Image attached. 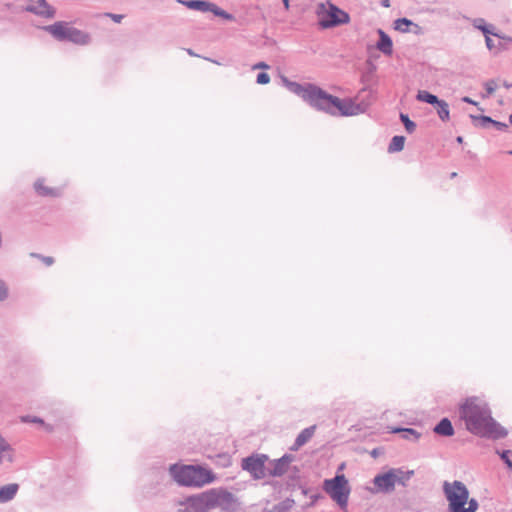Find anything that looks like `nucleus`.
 Returning <instances> with one entry per match:
<instances>
[{
	"label": "nucleus",
	"mask_w": 512,
	"mask_h": 512,
	"mask_svg": "<svg viewBox=\"0 0 512 512\" xmlns=\"http://www.w3.org/2000/svg\"><path fill=\"white\" fill-rule=\"evenodd\" d=\"M405 144V137L396 135L394 136L388 146L389 153L400 152L403 150Z\"/></svg>",
	"instance_id": "nucleus-24"
},
{
	"label": "nucleus",
	"mask_w": 512,
	"mask_h": 512,
	"mask_svg": "<svg viewBox=\"0 0 512 512\" xmlns=\"http://www.w3.org/2000/svg\"><path fill=\"white\" fill-rule=\"evenodd\" d=\"M8 297V288L3 280H0V301H4Z\"/></svg>",
	"instance_id": "nucleus-38"
},
{
	"label": "nucleus",
	"mask_w": 512,
	"mask_h": 512,
	"mask_svg": "<svg viewBox=\"0 0 512 512\" xmlns=\"http://www.w3.org/2000/svg\"><path fill=\"white\" fill-rule=\"evenodd\" d=\"M456 141H457V143H459V144L463 143V137H462V136H458V137H456Z\"/></svg>",
	"instance_id": "nucleus-49"
},
{
	"label": "nucleus",
	"mask_w": 512,
	"mask_h": 512,
	"mask_svg": "<svg viewBox=\"0 0 512 512\" xmlns=\"http://www.w3.org/2000/svg\"><path fill=\"white\" fill-rule=\"evenodd\" d=\"M293 503H294L293 500L286 499L285 501H283L282 503L277 505L275 507V509L277 510V512H285V511H287L288 509H290L292 507Z\"/></svg>",
	"instance_id": "nucleus-34"
},
{
	"label": "nucleus",
	"mask_w": 512,
	"mask_h": 512,
	"mask_svg": "<svg viewBox=\"0 0 512 512\" xmlns=\"http://www.w3.org/2000/svg\"><path fill=\"white\" fill-rule=\"evenodd\" d=\"M490 35L491 34H485L484 36H485L486 47L488 48V50L491 51L496 47V45H495L494 41L490 38Z\"/></svg>",
	"instance_id": "nucleus-40"
},
{
	"label": "nucleus",
	"mask_w": 512,
	"mask_h": 512,
	"mask_svg": "<svg viewBox=\"0 0 512 512\" xmlns=\"http://www.w3.org/2000/svg\"><path fill=\"white\" fill-rule=\"evenodd\" d=\"M316 430V425L309 426L307 428H304L296 437V439L302 443V445H305L314 435Z\"/></svg>",
	"instance_id": "nucleus-27"
},
{
	"label": "nucleus",
	"mask_w": 512,
	"mask_h": 512,
	"mask_svg": "<svg viewBox=\"0 0 512 512\" xmlns=\"http://www.w3.org/2000/svg\"><path fill=\"white\" fill-rule=\"evenodd\" d=\"M392 433H401L403 439L411 441H417L421 436V433L413 428L397 427L392 430Z\"/></svg>",
	"instance_id": "nucleus-23"
},
{
	"label": "nucleus",
	"mask_w": 512,
	"mask_h": 512,
	"mask_svg": "<svg viewBox=\"0 0 512 512\" xmlns=\"http://www.w3.org/2000/svg\"><path fill=\"white\" fill-rule=\"evenodd\" d=\"M400 120L403 123L406 131L411 134L416 129V124L414 121H412L407 114L401 113L400 114Z\"/></svg>",
	"instance_id": "nucleus-31"
},
{
	"label": "nucleus",
	"mask_w": 512,
	"mask_h": 512,
	"mask_svg": "<svg viewBox=\"0 0 512 512\" xmlns=\"http://www.w3.org/2000/svg\"><path fill=\"white\" fill-rule=\"evenodd\" d=\"M442 490L448 502V512H476L478 510V501L475 498H469V490L463 482L459 480L444 481Z\"/></svg>",
	"instance_id": "nucleus-2"
},
{
	"label": "nucleus",
	"mask_w": 512,
	"mask_h": 512,
	"mask_svg": "<svg viewBox=\"0 0 512 512\" xmlns=\"http://www.w3.org/2000/svg\"><path fill=\"white\" fill-rule=\"evenodd\" d=\"M434 106L437 107V114L438 117L443 121H449L450 119V110L449 105L446 101L440 99L438 104H435Z\"/></svg>",
	"instance_id": "nucleus-26"
},
{
	"label": "nucleus",
	"mask_w": 512,
	"mask_h": 512,
	"mask_svg": "<svg viewBox=\"0 0 512 512\" xmlns=\"http://www.w3.org/2000/svg\"><path fill=\"white\" fill-rule=\"evenodd\" d=\"M23 422H32V423H43V420L38 417L24 416L22 417Z\"/></svg>",
	"instance_id": "nucleus-41"
},
{
	"label": "nucleus",
	"mask_w": 512,
	"mask_h": 512,
	"mask_svg": "<svg viewBox=\"0 0 512 512\" xmlns=\"http://www.w3.org/2000/svg\"><path fill=\"white\" fill-rule=\"evenodd\" d=\"M270 66L265 62H258L253 65L252 69H269Z\"/></svg>",
	"instance_id": "nucleus-43"
},
{
	"label": "nucleus",
	"mask_w": 512,
	"mask_h": 512,
	"mask_svg": "<svg viewBox=\"0 0 512 512\" xmlns=\"http://www.w3.org/2000/svg\"><path fill=\"white\" fill-rule=\"evenodd\" d=\"M107 16L110 17L114 22L120 23L123 19V15L121 14H113V13H107Z\"/></svg>",
	"instance_id": "nucleus-42"
},
{
	"label": "nucleus",
	"mask_w": 512,
	"mask_h": 512,
	"mask_svg": "<svg viewBox=\"0 0 512 512\" xmlns=\"http://www.w3.org/2000/svg\"><path fill=\"white\" fill-rule=\"evenodd\" d=\"M350 22V16L336 5L329 3V9L321 17L319 24L322 28H332Z\"/></svg>",
	"instance_id": "nucleus-10"
},
{
	"label": "nucleus",
	"mask_w": 512,
	"mask_h": 512,
	"mask_svg": "<svg viewBox=\"0 0 512 512\" xmlns=\"http://www.w3.org/2000/svg\"><path fill=\"white\" fill-rule=\"evenodd\" d=\"M284 85L293 94L301 97L311 107L318 109L323 89L312 83L300 84L298 82L290 81L287 78H283Z\"/></svg>",
	"instance_id": "nucleus-8"
},
{
	"label": "nucleus",
	"mask_w": 512,
	"mask_h": 512,
	"mask_svg": "<svg viewBox=\"0 0 512 512\" xmlns=\"http://www.w3.org/2000/svg\"><path fill=\"white\" fill-rule=\"evenodd\" d=\"M433 431L441 436L450 437L453 436L455 431L453 428V425L451 421L448 418L441 419L436 426L434 427Z\"/></svg>",
	"instance_id": "nucleus-18"
},
{
	"label": "nucleus",
	"mask_w": 512,
	"mask_h": 512,
	"mask_svg": "<svg viewBox=\"0 0 512 512\" xmlns=\"http://www.w3.org/2000/svg\"><path fill=\"white\" fill-rule=\"evenodd\" d=\"M25 10L43 18L50 19L55 16V9L46 0H29Z\"/></svg>",
	"instance_id": "nucleus-12"
},
{
	"label": "nucleus",
	"mask_w": 512,
	"mask_h": 512,
	"mask_svg": "<svg viewBox=\"0 0 512 512\" xmlns=\"http://www.w3.org/2000/svg\"><path fill=\"white\" fill-rule=\"evenodd\" d=\"M169 474L177 484L186 487H202L215 478L211 470L199 465L172 464Z\"/></svg>",
	"instance_id": "nucleus-3"
},
{
	"label": "nucleus",
	"mask_w": 512,
	"mask_h": 512,
	"mask_svg": "<svg viewBox=\"0 0 512 512\" xmlns=\"http://www.w3.org/2000/svg\"><path fill=\"white\" fill-rule=\"evenodd\" d=\"M178 3L182 4L183 6L200 11V12H210L212 2H209L207 0H177Z\"/></svg>",
	"instance_id": "nucleus-16"
},
{
	"label": "nucleus",
	"mask_w": 512,
	"mask_h": 512,
	"mask_svg": "<svg viewBox=\"0 0 512 512\" xmlns=\"http://www.w3.org/2000/svg\"><path fill=\"white\" fill-rule=\"evenodd\" d=\"M459 415L466 429L477 436L501 439L507 436V430L491 416L487 403L476 396L468 397L459 407Z\"/></svg>",
	"instance_id": "nucleus-1"
},
{
	"label": "nucleus",
	"mask_w": 512,
	"mask_h": 512,
	"mask_svg": "<svg viewBox=\"0 0 512 512\" xmlns=\"http://www.w3.org/2000/svg\"><path fill=\"white\" fill-rule=\"evenodd\" d=\"M43 29L58 41L71 42L81 46L88 45L91 42V36L89 33L75 28L65 21L55 22L54 24L45 26Z\"/></svg>",
	"instance_id": "nucleus-6"
},
{
	"label": "nucleus",
	"mask_w": 512,
	"mask_h": 512,
	"mask_svg": "<svg viewBox=\"0 0 512 512\" xmlns=\"http://www.w3.org/2000/svg\"><path fill=\"white\" fill-rule=\"evenodd\" d=\"M283 4H284L286 9L289 8V0H283Z\"/></svg>",
	"instance_id": "nucleus-50"
},
{
	"label": "nucleus",
	"mask_w": 512,
	"mask_h": 512,
	"mask_svg": "<svg viewBox=\"0 0 512 512\" xmlns=\"http://www.w3.org/2000/svg\"><path fill=\"white\" fill-rule=\"evenodd\" d=\"M497 454L500 456L501 460L506 464V466L512 470V451L511 450H503L497 451Z\"/></svg>",
	"instance_id": "nucleus-33"
},
{
	"label": "nucleus",
	"mask_w": 512,
	"mask_h": 512,
	"mask_svg": "<svg viewBox=\"0 0 512 512\" xmlns=\"http://www.w3.org/2000/svg\"><path fill=\"white\" fill-rule=\"evenodd\" d=\"M456 175H457V173H456V172L451 173V178L456 177Z\"/></svg>",
	"instance_id": "nucleus-52"
},
{
	"label": "nucleus",
	"mask_w": 512,
	"mask_h": 512,
	"mask_svg": "<svg viewBox=\"0 0 512 512\" xmlns=\"http://www.w3.org/2000/svg\"><path fill=\"white\" fill-rule=\"evenodd\" d=\"M13 461V448L11 445L0 435V464L3 462Z\"/></svg>",
	"instance_id": "nucleus-21"
},
{
	"label": "nucleus",
	"mask_w": 512,
	"mask_h": 512,
	"mask_svg": "<svg viewBox=\"0 0 512 512\" xmlns=\"http://www.w3.org/2000/svg\"><path fill=\"white\" fill-rule=\"evenodd\" d=\"M198 503L207 511L219 508L221 512H242V504L237 496L222 488H213L198 494Z\"/></svg>",
	"instance_id": "nucleus-4"
},
{
	"label": "nucleus",
	"mask_w": 512,
	"mask_h": 512,
	"mask_svg": "<svg viewBox=\"0 0 512 512\" xmlns=\"http://www.w3.org/2000/svg\"><path fill=\"white\" fill-rule=\"evenodd\" d=\"M302 446H303L302 443H300L297 439H295L293 445L290 447V450L291 451H297Z\"/></svg>",
	"instance_id": "nucleus-45"
},
{
	"label": "nucleus",
	"mask_w": 512,
	"mask_h": 512,
	"mask_svg": "<svg viewBox=\"0 0 512 512\" xmlns=\"http://www.w3.org/2000/svg\"><path fill=\"white\" fill-rule=\"evenodd\" d=\"M267 461L266 454L253 453L242 459L241 468L247 471L254 480H261L268 475V469L265 466Z\"/></svg>",
	"instance_id": "nucleus-9"
},
{
	"label": "nucleus",
	"mask_w": 512,
	"mask_h": 512,
	"mask_svg": "<svg viewBox=\"0 0 512 512\" xmlns=\"http://www.w3.org/2000/svg\"><path fill=\"white\" fill-rule=\"evenodd\" d=\"M198 495L190 496L186 499L187 505L178 509V512H208L204 505H200L197 501Z\"/></svg>",
	"instance_id": "nucleus-20"
},
{
	"label": "nucleus",
	"mask_w": 512,
	"mask_h": 512,
	"mask_svg": "<svg viewBox=\"0 0 512 512\" xmlns=\"http://www.w3.org/2000/svg\"><path fill=\"white\" fill-rule=\"evenodd\" d=\"M294 460V456L291 454H284L281 458L272 461V468L268 469V475L272 477H280L284 475L289 464Z\"/></svg>",
	"instance_id": "nucleus-13"
},
{
	"label": "nucleus",
	"mask_w": 512,
	"mask_h": 512,
	"mask_svg": "<svg viewBox=\"0 0 512 512\" xmlns=\"http://www.w3.org/2000/svg\"><path fill=\"white\" fill-rule=\"evenodd\" d=\"M407 33H412L414 35H422L424 33L423 28L417 23L412 22V25L409 28Z\"/></svg>",
	"instance_id": "nucleus-37"
},
{
	"label": "nucleus",
	"mask_w": 512,
	"mask_h": 512,
	"mask_svg": "<svg viewBox=\"0 0 512 512\" xmlns=\"http://www.w3.org/2000/svg\"><path fill=\"white\" fill-rule=\"evenodd\" d=\"M392 471H394V475H395V477H394L395 478V485L398 484V485H401L403 487H405L407 485V482L414 475V471L413 470L404 471L401 468H392Z\"/></svg>",
	"instance_id": "nucleus-22"
},
{
	"label": "nucleus",
	"mask_w": 512,
	"mask_h": 512,
	"mask_svg": "<svg viewBox=\"0 0 512 512\" xmlns=\"http://www.w3.org/2000/svg\"><path fill=\"white\" fill-rule=\"evenodd\" d=\"M509 123L512 125V113L509 115Z\"/></svg>",
	"instance_id": "nucleus-51"
},
{
	"label": "nucleus",
	"mask_w": 512,
	"mask_h": 512,
	"mask_svg": "<svg viewBox=\"0 0 512 512\" xmlns=\"http://www.w3.org/2000/svg\"><path fill=\"white\" fill-rule=\"evenodd\" d=\"M19 490V484L10 483L0 487V503H7L14 499Z\"/></svg>",
	"instance_id": "nucleus-17"
},
{
	"label": "nucleus",
	"mask_w": 512,
	"mask_h": 512,
	"mask_svg": "<svg viewBox=\"0 0 512 512\" xmlns=\"http://www.w3.org/2000/svg\"><path fill=\"white\" fill-rule=\"evenodd\" d=\"M395 475L392 468L384 473H379L373 478V487L370 492L373 494H389L395 490Z\"/></svg>",
	"instance_id": "nucleus-11"
},
{
	"label": "nucleus",
	"mask_w": 512,
	"mask_h": 512,
	"mask_svg": "<svg viewBox=\"0 0 512 512\" xmlns=\"http://www.w3.org/2000/svg\"><path fill=\"white\" fill-rule=\"evenodd\" d=\"M497 48H498V50H499V51H502V50H506V49H507L506 45H505L504 43H502V42H499V43H498Z\"/></svg>",
	"instance_id": "nucleus-47"
},
{
	"label": "nucleus",
	"mask_w": 512,
	"mask_h": 512,
	"mask_svg": "<svg viewBox=\"0 0 512 512\" xmlns=\"http://www.w3.org/2000/svg\"><path fill=\"white\" fill-rule=\"evenodd\" d=\"M463 102L465 103H468V104H471V105H475V106H478V102L474 101L473 99H471L470 97L468 96H464L462 97L461 99Z\"/></svg>",
	"instance_id": "nucleus-44"
},
{
	"label": "nucleus",
	"mask_w": 512,
	"mask_h": 512,
	"mask_svg": "<svg viewBox=\"0 0 512 512\" xmlns=\"http://www.w3.org/2000/svg\"><path fill=\"white\" fill-rule=\"evenodd\" d=\"M210 12L213 13L215 16L221 17L223 19H226V20H229V21L234 20V16L232 14H230V13L226 12L225 10L219 8L214 3L211 6Z\"/></svg>",
	"instance_id": "nucleus-30"
},
{
	"label": "nucleus",
	"mask_w": 512,
	"mask_h": 512,
	"mask_svg": "<svg viewBox=\"0 0 512 512\" xmlns=\"http://www.w3.org/2000/svg\"><path fill=\"white\" fill-rule=\"evenodd\" d=\"M330 115L355 116L364 113L366 108L364 105L355 103L352 99H340L326 91H323L318 109Z\"/></svg>",
	"instance_id": "nucleus-5"
},
{
	"label": "nucleus",
	"mask_w": 512,
	"mask_h": 512,
	"mask_svg": "<svg viewBox=\"0 0 512 512\" xmlns=\"http://www.w3.org/2000/svg\"><path fill=\"white\" fill-rule=\"evenodd\" d=\"M323 490L337 503L340 509L347 508L351 487L344 474H336L331 479H325Z\"/></svg>",
	"instance_id": "nucleus-7"
},
{
	"label": "nucleus",
	"mask_w": 512,
	"mask_h": 512,
	"mask_svg": "<svg viewBox=\"0 0 512 512\" xmlns=\"http://www.w3.org/2000/svg\"><path fill=\"white\" fill-rule=\"evenodd\" d=\"M416 99L418 101L425 102L430 105L438 104L439 100H440L436 95L431 94L430 92H428L426 90L418 91V93L416 95Z\"/></svg>",
	"instance_id": "nucleus-25"
},
{
	"label": "nucleus",
	"mask_w": 512,
	"mask_h": 512,
	"mask_svg": "<svg viewBox=\"0 0 512 512\" xmlns=\"http://www.w3.org/2000/svg\"><path fill=\"white\" fill-rule=\"evenodd\" d=\"M412 22V20L406 17L398 18L394 21L393 26L395 30L401 33H407V31H409L410 26L412 25Z\"/></svg>",
	"instance_id": "nucleus-28"
},
{
	"label": "nucleus",
	"mask_w": 512,
	"mask_h": 512,
	"mask_svg": "<svg viewBox=\"0 0 512 512\" xmlns=\"http://www.w3.org/2000/svg\"><path fill=\"white\" fill-rule=\"evenodd\" d=\"M493 127H495L498 131L505 132L508 130V124L504 122H500L493 119V122L491 124Z\"/></svg>",
	"instance_id": "nucleus-39"
},
{
	"label": "nucleus",
	"mask_w": 512,
	"mask_h": 512,
	"mask_svg": "<svg viewBox=\"0 0 512 512\" xmlns=\"http://www.w3.org/2000/svg\"><path fill=\"white\" fill-rule=\"evenodd\" d=\"M377 33L379 35V40L376 43V48L384 55H391L393 52V42L391 37L382 29H378Z\"/></svg>",
	"instance_id": "nucleus-15"
},
{
	"label": "nucleus",
	"mask_w": 512,
	"mask_h": 512,
	"mask_svg": "<svg viewBox=\"0 0 512 512\" xmlns=\"http://www.w3.org/2000/svg\"><path fill=\"white\" fill-rule=\"evenodd\" d=\"M470 118L475 126L481 128H487L488 125H491L493 122V119L490 116L486 115H470Z\"/></svg>",
	"instance_id": "nucleus-29"
},
{
	"label": "nucleus",
	"mask_w": 512,
	"mask_h": 512,
	"mask_svg": "<svg viewBox=\"0 0 512 512\" xmlns=\"http://www.w3.org/2000/svg\"><path fill=\"white\" fill-rule=\"evenodd\" d=\"M485 93L481 94L483 99L490 97L496 90V83L494 80H489L484 83Z\"/></svg>",
	"instance_id": "nucleus-32"
},
{
	"label": "nucleus",
	"mask_w": 512,
	"mask_h": 512,
	"mask_svg": "<svg viewBox=\"0 0 512 512\" xmlns=\"http://www.w3.org/2000/svg\"><path fill=\"white\" fill-rule=\"evenodd\" d=\"M34 188L40 196H44V197H47V196L58 197L61 194L60 189L50 188V187L45 186L44 181L42 179H38L35 182Z\"/></svg>",
	"instance_id": "nucleus-19"
},
{
	"label": "nucleus",
	"mask_w": 512,
	"mask_h": 512,
	"mask_svg": "<svg viewBox=\"0 0 512 512\" xmlns=\"http://www.w3.org/2000/svg\"><path fill=\"white\" fill-rule=\"evenodd\" d=\"M320 498V494H315L311 496L312 503H315Z\"/></svg>",
	"instance_id": "nucleus-48"
},
{
	"label": "nucleus",
	"mask_w": 512,
	"mask_h": 512,
	"mask_svg": "<svg viewBox=\"0 0 512 512\" xmlns=\"http://www.w3.org/2000/svg\"><path fill=\"white\" fill-rule=\"evenodd\" d=\"M381 5L385 8L390 7V0H381Z\"/></svg>",
	"instance_id": "nucleus-46"
},
{
	"label": "nucleus",
	"mask_w": 512,
	"mask_h": 512,
	"mask_svg": "<svg viewBox=\"0 0 512 512\" xmlns=\"http://www.w3.org/2000/svg\"><path fill=\"white\" fill-rule=\"evenodd\" d=\"M472 25L475 29L480 30L484 35L485 34H491L492 36H495L501 40H507L509 42H512V37L507 35H502L495 31V27L492 24H487L485 19L483 18H475L472 20Z\"/></svg>",
	"instance_id": "nucleus-14"
},
{
	"label": "nucleus",
	"mask_w": 512,
	"mask_h": 512,
	"mask_svg": "<svg viewBox=\"0 0 512 512\" xmlns=\"http://www.w3.org/2000/svg\"><path fill=\"white\" fill-rule=\"evenodd\" d=\"M256 82L260 85H265L270 82V76L266 72H260L257 75Z\"/></svg>",
	"instance_id": "nucleus-35"
},
{
	"label": "nucleus",
	"mask_w": 512,
	"mask_h": 512,
	"mask_svg": "<svg viewBox=\"0 0 512 512\" xmlns=\"http://www.w3.org/2000/svg\"><path fill=\"white\" fill-rule=\"evenodd\" d=\"M504 85H505V87H507V88H509V87L511 86L509 83H505Z\"/></svg>",
	"instance_id": "nucleus-53"
},
{
	"label": "nucleus",
	"mask_w": 512,
	"mask_h": 512,
	"mask_svg": "<svg viewBox=\"0 0 512 512\" xmlns=\"http://www.w3.org/2000/svg\"><path fill=\"white\" fill-rule=\"evenodd\" d=\"M30 256L41 259L47 266H51L54 263V259L50 256H43L38 253H31Z\"/></svg>",
	"instance_id": "nucleus-36"
}]
</instances>
